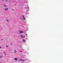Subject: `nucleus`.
<instances>
[{
    "instance_id": "nucleus-1",
    "label": "nucleus",
    "mask_w": 63,
    "mask_h": 63,
    "mask_svg": "<svg viewBox=\"0 0 63 63\" xmlns=\"http://www.w3.org/2000/svg\"><path fill=\"white\" fill-rule=\"evenodd\" d=\"M20 37L21 38H24L25 37V35H21Z\"/></svg>"
},
{
    "instance_id": "nucleus-2",
    "label": "nucleus",
    "mask_w": 63,
    "mask_h": 63,
    "mask_svg": "<svg viewBox=\"0 0 63 63\" xmlns=\"http://www.w3.org/2000/svg\"><path fill=\"white\" fill-rule=\"evenodd\" d=\"M22 16L23 17L24 19L25 20V18L24 17V15H22Z\"/></svg>"
},
{
    "instance_id": "nucleus-3",
    "label": "nucleus",
    "mask_w": 63,
    "mask_h": 63,
    "mask_svg": "<svg viewBox=\"0 0 63 63\" xmlns=\"http://www.w3.org/2000/svg\"><path fill=\"white\" fill-rule=\"evenodd\" d=\"M20 33H23V32L22 31H20L19 32Z\"/></svg>"
},
{
    "instance_id": "nucleus-4",
    "label": "nucleus",
    "mask_w": 63,
    "mask_h": 63,
    "mask_svg": "<svg viewBox=\"0 0 63 63\" xmlns=\"http://www.w3.org/2000/svg\"><path fill=\"white\" fill-rule=\"evenodd\" d=\"M8 10V8H6L5 9V11H7Z\"/></svg>"
},
{
    "instance_id": "nucleus-5",
    "label": "nucleus",
    "mask_w": 63,
    "mask_h": 63,
    "mask_svg": "<svg viewBox=\"0 0 63 63\" xmlns=\"http://www.w3.org/2000/svg\"><path fill=\"white\" fill-rule=\"evenodd\" d=\"M15 60H16V61H17V58H15Z\"/></svg>"
},
{
    "instance_id": "nucleus-6",
    "label": "nucleus",
    "mask_w": 63,
    "mask_h": 63,
    "mask_svg": "<svg viewBox=\"0 0 63 63\" xmlns=\"http://www.w3.org/2000/svg\"><path fill=\"white\" fill-rule=\"evenodd\" d=\"M23 41L24 42H26V41H25V39H23Z\"/></svg>"
},
{
    "instance_id": "nucleus-7",
    "label": "nucleus",
    "mask_w": 63,
    "mask_h": 63,
    "mask_svg": "<svg viewBox=\"0 0 63 63\" xmlns=\"http://www.w3.org/2000/svg\"><path fill=\"white\" fill-rule=\"evenodd\" d=\"M19 61H22V59H19Z\"/></svg>"
},
{
    "instance_id": "nucleus-8",
    "label": "nucleus",
    "mask_w": 63,
    "mask_h": 63,
    "mask_svg": "<svg viewBox=\"0 0 63 63\" xmlns=\"http://www.w3.org/2000/svg\"><path fill=\"white\" fill-rule=\"evenodd\" d=\"M16 50H15L14 51V53H16Z\"/></svg>"
},
{
    "instance_id": "nucleus-9",
    "label": "nucleus",
    "mask_w": 63,
    "mask_h": 63,
    "mask_svg": "<svg viewBox=\"0 0 63 63\" xmlns=\"http://www.w3.org/2000/svg\"><path fill=\"white\" fill-rule=\"evenodd\" d=\"M23 62H24V61H25V60H22Z\"/></svg>"
},
{
    "instance_id": "nucleus-10",
    "label": "nucleus",
    "mask_w": 63,
    "mask_h": 63,
    "mask_svg": "<svg viewBox=\"0 0 63 63\" xmlns=\"http://www.w3.org/2000/svg\"><path fill=\"white\" fill-rule=\"evenodd\" d=\"M2 56H1L0 57V58H2Z\"/></svg>"
},
{
    "instance_id": "nucleus-11",
    "label": "nucleus",
    "mask_w": 63,
    "mask_h": 63,
    "mask_svg": "<svg viewBox=\"0 0 63 63\" xmlns=\"http://www.w3.org/2000/svg\"><path fill=\"white\" fill-rule=\"evenodd\" d=\"M4 7H7V6H6L4 5Z\"/></svg>"
},
{
    "instance_id": "nucleus-12",
    "label": "nucleus",
    "mask_w": 63,
    "mask_h": 63,
    "mask_svg": "<svg viewBox=\"0 0 63 63\" xmlns=\"http://www.w3.org/2000/svg\"><path fill=\"white\" fill-rule=\"evenodd\" d=\"M20 52H22V51H20Z\"/></svg>"
},
{
    "instance_id": "nucleus-13",
    "label": "nucleus",
    "mask_w": 63,
    "mask_h": 63,
    "mask_svg": "<svg viewBox=\"0 0 63 63\" xmlns=\"http://www.w3.org/2000/svg\"><path fill=\"white\" fill-rule=\"evenodd\" d=\"M8 47V46H6V47Z\"/></svg>"
},
{
    "instance_id": "nucleus-14",
    "label": "nucleus",
    "mask_w": 63,
    "mask_h": 63,
    "mask_svg": "<svg viewBox=\"0 0 63 63\" xmlns=\"http://www.w3.org/2000/svg\"><path fill=\"white\" fill-rule=\"evenodd\" d=\"M7 22H8V20H7Z\"/></svg>"
},
{
    "instance_id": "nucleus-15",
    "label": "nucleus",
    "mask_w": 63,
    "mask_h": 63,
    "mask_svg": "<svg viewBox=\"0 0 63 63\" xmlns=\"http://www.w3.org/2000/svg\"><path fill=\"white\" fill-rule=\"evenodd\" d=\"M0 48H1V46H0Z\"/></svg>"
},
{
    "instance_id": "nucleus-16",
    "label": "nucleus",
    "mask_w": 63,
    "mask_h": 63,
    "mask_svg": "<svg viewBox=\"0 0 63 63\" xmlns=\"http://www.w3.org/2000/svg\"><path fill=\"white\" fill-rule=\"evenodd\" d=\"M4 55H6V54H4Z\"/></svg>"
},
{
    "instance_id": "nucleus-17",
    "label": "nucleus",
    "mask_w": 63,
    "mask_h": 63,
    "mask_svg": "<svg viewBox=\"0 0 63 63\" xmlns=\"http://www.w3.org/2000/svg\"><path fill=\"white\" fill-rule=\"evenodd\" d=\"M26 35H27V34L26 33Z\"/></svg>"
},
{
    "instance_id": "nucleus-18",
    "label": "nucleus",
    "mask_w": 63,
    "mask_h": 63,
    "mask_svg": "<svg viewBox=\"0 0 63 63\" xmlns=\"http://www.w3.org/2000/svg\"><path fill=\"white\" fill-rule=\"evenodd\" d=\"M4 53H5V52H4Z\"/></svg>"
},
{
    "instance_id": "nucleus-19",
    "label": "nucleus",
    "mask_w": 63,
    "mask_h": 63,
    "mask_svg": "<svg viewBox=\"0 0 63 63\" xmlns=\"http://www.w3.org/2000/svg\"><path fill=\"white\" fill-rule=\"evenodd\" d=\"M0 62H1V61H0Z\"/></svg>"
}]
</instances>
